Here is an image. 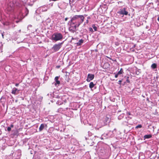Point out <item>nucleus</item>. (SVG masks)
<instances>
[{
	"label": "nucleus",
	"instance_id": "1",
	"mask_svg": "<svg viewBox=\"0 0 159 159\" xmlns=\"http://www.w3.org/2000/svg\"><path fill=\"white\" fill-rule=\"evenodd\" d=\"M84 17L82 15H75L71 18L70 21L78 27L84 21Z\"/></svg>",
	"mask_w": 159,
	"mask_h": 159
},
{
	"label": "nucleus",
	"instance_id": "2",
	"mask_svg": "<svg viewBox=\"0 0 159 159\" xmlns=\"http://www.w3.org/2000/svg\"><path fill=\"white\" fill-rule=\"evenodd\" d=\"M63 38L62 35L59 33H55L51 36V39L52 41L56 42L61 40Z\"/></svg>",
	"mask_w": 159,
	"mask_h": 159
},
{
	"label": "nucleus",
	"instance_id": "3",
	"mask_svg": "<svg viewBox=\"0 0 159 159\" xmlns=\"http://www.w3.org/2000/svg\"><path fill=\"white\" fill-rule=\"evenodd\" d=\"M116 131V129H115L113 131H109L108 133L107 134L104 133L102 135L101 138L102 139H103V137H104L106 138H108L109 137H112L114 136V134Z\"/></svg>",
	"mask_w": 159,
	"mask_h": 159
},
{
	"label": "nucleus",
	"instance_id": "4",
	"mask_svg": "<svg viewBox=\"0 0 159 159\" xmlns=\"http://www.w3.org/2000/svg\"><path fill=\"white\" fill-rule=\"evenodd\" d=\"M69 23H70V26L69 27V30L72 33H74L76 32V31L77 30V28L78 27L74 24H72V23L69 21Z\"/></svg>",
	"mask_w": 159,
	"mask_h": 159
},
{
	"label": "nucleus",
	"instance_id": "5",
	"mask_svg": "<svg viewBox=\"0 0 159 159\" xmlns=\"http://www.w3.org/2000/svg\"><path fill=\"white\" fill-rule=\"evenodd\" d=\"M54 98H58V100L56 101H57V104L59 105L62 104L64 102H66V100L65 99L63 100V98L61 97L59 95H55Z\"/></svg>",
	"mask_w": 159,
	"mask_h": 159
},
{
	"label": "nucleus",
	"instance_id": "6",
	"mask_svg": "<svg viewBox=\"0 0 159 159\" xmlns=\"http://www.w3.org/2000/svg\"><path fill=\"white\" fill-rule=\"evenodd\" d=\"M64 42L61 43H59L57 44H54L52 48V49L54 52H56L58 51L61 48L62 44Z\"/></svg>",
	"mask_w": 159,
	"mask_h": 159
},
{
	"label": "nucleus",
	"instance_id": "7",
	"mask_svg": "<svg viewBox=\"0 0 159 159\" xmlns=\"http://www.w3.org/2000/svg\"><path fill=\"white\" fill-rule=\"evenodd\" d=\"M14 8V5L13 3L10 2L9 3L7 6V7L6 8V10L8 12H10V13L9 14H10L11 12H12Z\"/></svg>",
	"mask_w": 159,
	"mask_h": 159
},
{
	"label": "nucleus",
	"instance_id": "8",
	"mask_svg": "<svg viewBox=\"0 0 159 159\" xmlns=\"http://www.w3.org/2000/svg\"><path fill=\"white\" fill-rule=\"evenodd\" d=\"M117 13L120 15H128V12L126 10V8H123L120 9L119 11L117 12Z\"/></svg>",
	"mask_w": 159,
	"mask_h": 159
},
{
	"label": "nucleus",
	"instance_id": "9",
	"mask_svg": "<svg viewBox=\"0 0 159 159\" xmlns=\"http://www.w3.org/2000/svg\"><path fill=\"white\" fill-rule=\"evenodd\" d=\"M94 75L89 74L88 75L87 78L86 80L87 82H89L90 81L92 80L94 78Z\"/></svg>",
	"mask_w": 159,
	"mask_h": 159
},
{
	"label": "nucleus",
	"instance_id": "10",
	"mask_svg": "<svg viewBox=\"0 0 159 159\" xmlns=\"http://www.w3.org/2000/svg\"><path fill=\"white\" fill-rule=\"evenodd\" d=\"M19 90L16 88H14L12 90L11 93L15 95H17L19 93Z\"/></svg>",
	"mask_w": 159,
	"mask_h": 159
},
{
	"label": "nucleus",
	"instance_id": "11",
	"mask_svg": "<svg viewBox=\"0 0 159 159\" xmlns=\"http://www.w3.org/2000/svg\"><path fill=\"white\" fill-rule=\"evenodd\" d=\"M59 79V77L58 76H56L55 77L54 80L55 82H54V84L57 86V85H59L60 83V81L58 80Z\"/></svg>",
	"mask_w": 159,
	"mask_h": 159
},
{
	"label": "nucleus",
	"instance_id": "12",
	"mask_svg": "<svg viewBox=\"0 0 159 159\" xmlns=\"http://www.w3.org/2000/svg\"><path fill=\"white\" fill-rule=\"evenodd\" d=\"M47 125L45 124H41L39 128V131H42L45 127H46Z\"/></svg>",
	"mask_w": 159,
	"mask_h": 159
},
{
	"label": "nucleus",
	"instance_id": "13",
	"mask_svg": "<svg viewBox=\"0 0 159 159\" xmlns=\"http://www.w3.org/2000/svg\"><path fill=\"white\" fill-rule=\"evenodd\" d=\"M152 137V136L151 134H148L144 135L143 137L144 139H148L151 138Z\"/></svg>",
	"mask_w": 159,
	"mask_h": 159
},
{
	"label": "nucleus",
	"instance_id": "14",
	"mask_svg": "<svg viewBox=\"0 0 159 159\" xmlns=\"http://www.w3.org/2000/svg\"><path fill=\"white\" fill-rule=\"evenodd\" d=\"M83 42L84 40L82 39H81L77 43V45L78 46H80L83 43Z\"/></svg>",
	"mask_w": 159,
	"mask_h": 159
},
{
	"label": "nucleus",
	"instance_id": "15",
	"mask_svg": "<svg viewBox=\"0 0 159 159\" xmlns=\"http://www.w3.org/2000/svg\"><path fill=\"white\" fill-rule=\"evenodd\" d=\"M151 68L153 69H154L157 68V64L156 63H153L151 66Z\"/></svg>",
	"mask_w": 159,
	"mask_h": 159
},
{
	"label": "nucleus",
	"instance_id": "16",
	"mask_svg": "<svg viewBox=\"0 0 159 159\" xmlns=\"http://www.w3.org/2000/svg\"><path fill=\"white\" fill-rule=\"evenodd\" d=\"M128 123V120L127 119V117H126L125 118V120L123 122V124L124 125H127V123Z\"/></svg>",
	"mask_w": 159,
	"mask_h": 159
},
{
	"label": "nucleus",
	"instance_id": "17",
	"mask_svg": "<svg viewBox=\"0 0 159 159\" xmlns=\"http://www.w3.org/2000/svg\"><path fill=\"white\" fill-rule=\"evenodd\" d=\"M94 86V84H93V82H91L89 84V87L90 89L93 88Z\"/></svg>",
	"mask_w": 159,
	"mask_h": 159
},
{
	"label": "nucleus",
	"instance_id": "18",
	"mask_svg": "<svg viewBox=\"0 0 159 159\" xmlns=\"http://www.w3.org/2000/svg\"><path fill=\"white\" fill-rule=\"evenodd\" d=\"M125 114L124 113H122V114L119 115L118 117V118L119 120L121 119L124 116Z\"/></svg>",
	"mask_w": 159,
	"mask_h": 159
},
{
	"label": "nucleus",
	"instance_id": "19",
	"mask_svg": "<svg viewBox=\"0 0 159 159\" xmlns=\"http://www.w3.org/2000/svg\"><path fill=\"white\" fill-rule=\"evenodd\" d=\"M92 27L94 30V31H96L97 30V27L95 25H93Z\"/></svg>",
	"mask_w": 159,
	"mask_h": 159
},
{
	"label": "nucleus",
	"instance_id": "20",
	"mask_svg": "<svg viewBox=\"0 0 159 159\" xmlns=\"http://www.w3.org/2000/svg\"><path fill=\"white\" fill-rule=\"evenodd\" d=\"M123 70L122 68H121L120 70L117 73L119 75L122 74L123 73Z\"/></svg>",
	"mask_w": 159,
	"mask_h": 159
},
{
	"label": "nucleus",
	"instance_id": "21",
	"mask_svg": "<svg viewBox=\"0 0 159 159\" xmlns=\"http://www.w3.org/2000/svg\"><path fill=\"white\" fill-rule=\"evenodd\" d=\"M48 10V8L47 7H43V9H42V11H47Z\"/></svg>",
	"mask_w": 159,
	"mask_h": 159
},
{
	"label": "nucleus",
	"instance_id": "22",
	"mask_svg": "<svg viewBox=\"0 0 159 159\" xmlns=\"http://www.w3.org/2000/svg\"><path fill=\"white\" fill-rule=\"evenodd\" d=\"M142 155V154H139V159H143L144 158V156L143 155L142 157H141V156L140 155Z\"/></svg>",
	"mask_w": 159,
	"mask_h": 159
},
{
	"label": "nucleus",
	"instance_id": "23",
	"mask_svg": "<svg viewBox=\"0 0 159 159\" xmlns=\"http://www.w3.org/2000/svg\"><path fill=\"white\" fill-rule=\"evenodd\" d=\"M142 127V125H139L135 127V128H141Z\"/></svg>",
	"mask_w": 159,
	"mask_h": 159
},
{
	"label": "nucleus",
	"instance_id": "24",
	"mask_svg": "<svg viewBox=\"0 0 159 159\" xmlns=\"http://www.w3.org/2000/svg\"><path fill=\"white\" fill-rule=\"evenodd\" d=\"M89 30L90 32H93V31L92 28L91 27H89Z\"/></svg>",
	"mask_w": 159,
	"mask_h": 159
},
{
	"label": "nucleus",
	"instance_id": "25",
	"mask_svg": "<svg viewBox=\"0 0 159 159\" xmlns=\"http://www.w3.org/2000/svg\"><path fill=\"white\" fill-rule=\"evenodd\" d=\"M11 127H8L7 128V130L8 131H10L11 130Z\"/></svg>",
	"mask_w": 159,
	"mask_h": 159
},
{
	"label": "nucleus",
	"instance_id": "26",
	"mask_svg": "<svg viewBox=\"0 0 159 159\" xmlns=\"http://www.w3.org/2000/svg\"><path fill=\"white\" fill-rule=\"evenodd\" d=\"M114 74H115V77L116 78H117L118 77V75H119V74H118L117 73V74H116L115 73Z\"/></svg>",
	"mask_w": 159,
	"mask_h": 159
},
{
	"label": "nucleus",
	"instance_id": "27",
	"mask_svg": "<svg viewBox=\"0 0 159 159\" xmlns=\"http://www.w3.org/2000/svg\"><path fill=\"white\" fill-rule=\"evenodd\" d=\"M101 126H100L99 127L98 126V125H97V126L95 127V129H99V128H101Z\"/></svg>",
	"mask_w": 159,
	"mask_h": 159
},
{
	"label": "nucleus",
	"instance_id": "28",
	"mask_svg": "<svg viewBox=\"0 0 159 159\" xmlns=\"http://www.w3.org/2000/svg\"><path fill=\"white\" fill-rule=\"evenodd\" d=\"M122 82V80H120L118 81V84H121V83Z\"/></svg>",
	"mask_w": 159,
	"mask_h": 159
},
{
	"label": "nucleus",
	"instance_id": "29",
	"mask_svg": "<svg viewBox=\"0 0 159 159\" xmlns=\"http://www.w3.org/2000/svg\"><path fill=\"white\" fill-rule=\"evenodd\" d=\"M69 3L70 4L71 3H73L74 2L73 0H69Z\"/></svg>",
	"mask_w": 159,
	"mask_h": 159
},
{
	"label": "nucleus",
	"instance_id": "30",
	"mask_svg": "<svg viewBox=\"0 0 159 159\" xmlns=\"http://www.w3.org/2000/svg\"><path fill=\"white\" fill-rule=\"evenodd\" d=\"M13 127H14V125H12V124H11V125H10V127H11V128H13Z\"/></svg>",
	"mask_w": 159,
	"mask_h": 159
},
{
	"label": "nucleus",
	"instance_id": "31",
	"mask_svg": "<svg viewBox=\"0 0 159 159\" xmlns=\"http://www.w3.org/2000/svg\"><path fill=\"white\" fill-rule=\"evenodd\" d=\"M127 114L128 115H130V113L129 112H127Z\"/></svg>",
	"mask_w": 159,
	"mask_h": 159
},
{
	"label": "nucleus",
	"instance_id": "32",
	"mask_svg": "<svg viewBox=\"0 0 159 159\" xmlns=\"http://www.w3.org/2000/svg\"><path fill=\"white\" fill-rule=\"evenodd\" d=\"M18 85H19V84H15V86H17H17H18Z\"/></svg>",
	"mask_w": 159,
	"mask_h": 159
},
{
	"label": "nucleus",
	"instance_id": "33",
	"mask_svg": "<svg viewBox=\"0 0 159 159\" xmlns=\"http://www.w3.org/2000/svg\"><path fill=\"white\" fill-rule=\"evenodd\" d=\"M68 19V18H67V17L66 18H65V21H67V20Z\"/></svg>",
	"mask_w": 159,
	"mask_h": 159
},
{
	"label": "nucleus",
	"instance_id": "34",
	"mask_svg": "<svg viewBox=\"0 0 159 159\" xmlns=\"http://www.w3.org/2000/svg\"><path fill=\"white\" fill-rule=\"evenodd\" d=\"M26 11H27V13H28V12H29V10L27 8H26Z\"/></svg>",
	"mask_w": 159,
	"mask_h": 159
},
{
	"label": "nucleus",
	"instance_id": "35",
	"mask_svg": "<svg viewBox=\"0 0 159 159\" xmlns=\"http://www.w3.org/2000/svg\"><path fill=\"white\" fill-rule=\"evenodd\" d=\"M126 81L127 82H128V83H129V80L128 79H127Z\"/></svg>",
	"mask_w": 159,
	"mask_h": 159
},
{
	"label": "nucleus",
	"instance_id": "36",
	"mask_svg": "<svg viewBox=\"0 0 159 159\" xmlns=\"http://www.w3.org/2000/svg\"><path fill=\"white\" fill-rule=\"evenodd\" d=\"M88 22H89V20H86V23H88Z\"/></svg>",
	"mask_w": 159,
	"mask_h": 159
},
{
	"label": "nucleus",
	"instance_id": "37",
	"mask_svg": "<svg viewBox=\"0 0 159 159\" xmlns=\"http://www.w3.org/2000/svg\"><path fill=\"white\" fill-rule=\"evenodd\" d=\"M88 19H90V17L89 16L87 17Z\"/></svg>",
	"mask_w": 159,
	"mask_h": 159
},
{
	"label": "nucleus",
	"instance_id": "38",
	"mask_svg": "<svg viewBox=\"0 0 159 159\" xmlns=\"http://www.w3.org/2000/svg\"><path fill=\"white\" fill-rule=\"evenodd\" d=\"M157 20L159 22V17H158L157 18Z\"/></svg>",
	"mask_w": 159,
	"mask_h": 159
},
{
	"label": "nucleus",
	"instance_id": "39",
	"mask_svg": "<svg viewBox=\"0 0 159 159\" xmlns=\"http://www.w3.org/2000/svg\"><path fill=\"white\" fill-rule=\"evenodd\" d=\"M2 38H3L4 37H3V34H2Z\"/></svg>",
	"mask_w": 159,
	"mask_h": 159
},
{
	"label": "nucleus",
	"instance_id": "40",
	"mask_svg": "<svg viewBox=\"0 0 159 159\" xmlns=\"http://www.w3.org/2000/svg\"><path fill=\"white\" fill-rule=\"evenodd\" d=\"M52 0L54 1H58V0Z\"/></svg>",
	"mask_w": 159,
	"mask_h": 159
},
{
	"label": "nucleus",
	"instance_id": "41",
	"mask_svg": "<svg viewBox=\"0 0 159 159\" xmlns=\"http://www.w3.org/2000/svg\"><path fill=\"white\" fill-rule=\"evenodd\" d=\"M20 31H21V30H19V32H20Z\"/></svg>",
	"mask_w": 159,
	"mask_h": 159
},
{
	"label": "nucleus",
	"instance_id": "42",
	"mask_svg": "<svg viewBox=\"0 0 159 159\" xmlns=\"http://www.w3.org/2000/svg\"><path fill=\"white\" fill-rule=\"evenodd\" d=\"M146 28H148V26H146Z\"/></svg>",
	"mask_w": 159,
	"mask_h": 159
},
{
	"label": "nucleus",
	"instance_id": "43",
	"mask_svg": "<svg viewBox=\"0 0 159 159\" xmlns=\"http://www.w3.org/2000/svg\"><path fill=\"white\" fill-rule=\"evenodd\" d=\"M59 66H58V68H59Z\"/></svg>",
	"mask_w": 159,
	"mask_h": 159
},
{
	"label": "nucleus",
	"instance_id": "44",
	"mask_svg": "<svg viewBox=\"0 0 159 159\" xmlns=\"http://www.w3.org/2000/svg\"><path fill=\"white\" fill-rule=\"evenodd\" d=\"M149 159H152V158H150Z\"/></svg>",
	"mask_w": 159,
	"mask_h": 159
}]
</instances>
